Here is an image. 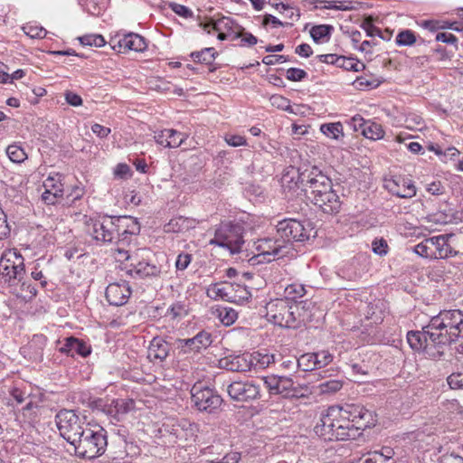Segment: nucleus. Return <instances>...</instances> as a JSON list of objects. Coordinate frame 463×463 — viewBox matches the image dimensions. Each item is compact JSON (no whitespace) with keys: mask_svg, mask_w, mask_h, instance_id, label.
Instances as JSON below:
<instances>
[{"mask_svg":"<svg viewBox=\"0 0 463 463\" xmlns=\"http://www.w3.org/2000/svg\"><path fill=\"white\" fill-rule=\"evenodd\" d=\"M463 338V312L442 310L432 317L420 331H409L407 342L411 348L436 360L444 354L448 345Z\"/></svg>","mask_w":463,"mask_h":463,"instance_id":"1","label":"nucleus"},{"mask_svg":"<svg viewBox=\"0 0 463 463\" xmlns=\"http://www.w3.org/2000/svg\"><path fill=\"white\" fill-rule=\"evenodd\" d=\"M87 226L88 232L93 239L103 243H123L129 235L137 234L140 230L137 222L127 216L104 215L90 218Z\"/></svg>","mask_w":463,"mask_h":463,"instance_id":"2","label":"nucleus"},{"mask_svg":"<svg viewBox=\"0 0 463 463\" xmlns=\"http://www.w3.org/2000/svg\"><path fill=\"white\" fill-rule=\"evenodd\" d=\"M75 455L80 458L92 459L101 456L108 446L107 431L99 428H88L80 431L79 439L71 444Z\"/></svg>","mask_w":463,"mask_h":463,"instance_id":"3","label":"nucleus"},{"mask_svg":"<svg viewBox=\"0 0 463 463\" xmlns=\"http://www.w3.org/2000/svg\"><path fill=\"white\" fill-rule=\"evenodd\" d=\"M55 421L61 436L70 445L74 443L80 436V431L89 428L86 418H80L75 410L63 408L55 416Z\"/></svg>","mask_w":463,"mask_h":463,"instance_id":"4","label":"nucleus"},{"mask_svg":"<svg viewBox=\"0 0 463 463\" xmlns=\"http://www.w3.org/2000/svg\"><path fill=\"white\" fill-rule=\"evenodd\" d=\"M242 232L243 227L240 224L221 223L215 230L214 237L210 241V244L225 248L232 254L239 253L244 244Z\"/></svg>","mask_w":463,"mask_h":463,"instance_id":"5","label":"nucleus"},{"mask_svg":"<svg viewBox=\"0 0 463 463\" xmlns=\"http://www.w3.org/2000/svg\"><path fill=\"white\" fill-rule=\"evenodd\" d=\"M276 228L279 239L286 246L292 241L303 242L308 240L312 232L310 222L293 218L279 221Z\"/></svg>","mask_w":463,"mask_h":463,"instance_id":"6","label":"nucleus"},{"mask_svg":"<svg viewBox=\"0 0 463 463\" xmlns=\"http://www.w3.org/2000/svg\"><path fill=\"white\" fill-rule=\"evenodd\" d=\"M265 317L274 325L287 328H298L297 319L292 310L290 301L283 298H276L266 304Z\"/></svg>","mask_w":463,"mask_h":463,"instance_id":"7","label":"nucleus"},{"mask_svg":"<svg viewBox=\"0 0 463 463\" xmlns=\"http://www.w3.org/2000/svg\"><path fill=\"white\" fill-rule=\"evenodd\" d=\"M117 251L120 257L130 262L128 273L132 277L144 279L160 275V267L144 258L145 250H139L134 255L129 254L128 250L120 248H118Z\"/></svg>","mask_w":463,"mask_h":463,"instance_id":"8","label":"nucleus"},{"mask_svg":"<svg viewBox=\"0 0 463 463\" xmlns=\"http://www.w3.org/2000/svg\"><path fill=\"white\" fill-rule=\"evenodd\" d=\"M24 273L23 256L14 250L5 252L0 259V275L5 280H21Z\"/></svg>","mask_w":463,"mask_h":463,"instance_id":"9","label":"nucleus"},{"mask_svg":"<svg viewBox=\"0 0 463 463\" xmlns=\"http://www.w3.org/2000/svg\"><path fill=\"white\" fill-rule=\"evenodd\" d=\"M344 411L345 413H349L352 419L349 420V423L346 427L339 425L337 430H344L345 429L350 430L351 428H354L356 430H364L374 427L378 420L377 414L374 411L366 409V407H354V411L345 410Z\"/></svg>","mask_w":463,"mask_h":463,"instance_id":"10","label":"nucleus"},{"mask_svg":"<svg viewBox=\"0 0 463 463\" xmlns=\"http://www.w3.org/2000/svg\"><path fill=\"white\" fill-rule=\"evenodd\" d=\"M286 245H284L279 238L271 239L264 238L260 239L256 242V250L258 256L263 257L266 261H271L276 258H281L286 255L288 251L285 250Z\"/></svg>","mask_w":463,"mask_h":463,"instance_id":"11","label":"nucleus"},{"mask_svg":"<svg viewBox=\"0 0 463 463\" xmlns=\"http://www.w3.org/2000/svg\"><path fill=\"white\" fill-rule=\"evenodd\" d=\"M178 347L184 354L194 352L200 353L205 350L213 343L212 334L202 330L192 338L178 339Z\"/></svg>","mask_w":463,"mask_h":463,"instance_id":"12","label":"nucleus"},{"mask_svg":"<svg viewBox=\"0 0 463 463\" xmlns=\"http://www.w3.org/2000/svg\"><path fill=\"white\" fill-rule=\"evenodd\" d=\"M132 293L131 288L127 281L110 283L106 288V298L112 306L125 305Z\"/></svg>","mask_w":463,"mask_h":463,"instance_id":"13","label":"nucleus"},{"mask_svg":"<svg viewBox=\"0 0 463 463\" xmlns=\"http://www.w3.org/2000/svg\"><path fill=\"white\" fill-rule=\"evenodd\" d=\"M218 367L231 372L246 373L252 370L250 354H231L221 358L218 361Z\"/></svg>","mask_w":463,"mask_h":463,"instance_id":"14","label":"nucleus"},{"mask_svg":"<svg viewBox=\"0 0 463 463\" xmlns=\"http://www.w3.org/2000/svg\"><path fill=\"white\" fill-rule=\"evenodd\" d=\"M302 182H306V196L310 195L313 190L327 189L333 184L332 180L317 166L312 167L307 175H302Z\"/></svg>","mask_w":463,"mask_h":463,"instance_id":"15","label":"nucleus"},{"mask_svg":"<svg viewBox=\"0 0 463 463\" xmlns=\"http://www.w3.org/2000/svg\"><path fill=\"white\" fill-rule=\"evenodd\" d=\"M191 399L194 405H221L223 402L216 391L202 384H194L192 387Z\"/></svg>","mask_w":463,"mask_h":463,"instance_id":"16","label":"nucleus"},{"mask_svg":"<svg viewBox=\"0 0 463 463\" xmlns=\"http://www.w3.org/2000/svg\"><path fill=\"white\" fill-rule=\"evenodd\" d=\"M385 186L390 193L400 198L409 199L416 195L414 182L402 176L388 180Z\"/></svg>","mask_w":463,"mask_h":463,"instance_id":"17","label":"nucleus"},{"mask_svg":"<svg viewBox=\"0 0 463 463\" xmlns=\"http://www.w3.org/2000/svg\"><path fill=\"white\" fill-rule=\"evenodd\" d=\"M229 396L236 402H249L259 395V388L250 383L234 382L228 387Z\"/></svg>","mask_w":463,"mask_h":463,"instance_id":"18","label":"nucleus"},{"mask_svg":"<svg viewBox=\"0 0 463 463\" xmlns=\"http://www.w3.org/2000/svg\"><path fill=\"white\" fill-rule=\"evenodd\" d=\"M352 123L355 131H361L368 139L378 140L383 137L384 131L381 125L365 120L360 115L352 118Z\"/></svg>","mask_w":463,"mask_h":463,"instance_id":"19","label":"nucleus"},{"mask_svg":"<svg viewBox=\"0 0 463 463\" xmlns=\"http://www.w3.org/2000/svg\"><path fill=\"white\" fill-rule=\"evenodd\" d=\"M103 411L117 422L135 424L137 420V407H102Z\"/></svg>","mask_w":463,"mask_h":463,"instance_id":"20","label":"nucleus"},{"mask_svg":"<svg viewBox=\"0 0 463 463\" xmlns=\"http://www.w3.org/2000/svg\"><path fill=\"white\" fill-rule=\"evenodd\" d=\"M317 206L323 213L327 214H336L340 212L342 202L335 190L327 192L320 196V200L311 202Z\"/></svg>","mask_w":463,"mask_h":463,"instance_id":"21","label":"nucleus"},{"mask_svg":"<svg viewBox=\"0 0 463 463\" xmlns=\"http://www.w3.org/2000/svg\"><path fill=\"white\" fill-rule=\"evenodd\" d=\"M291 305L294 315H296L297 327H300L313 320L314 314L312 311L316 308V306L312 301L304 300L296 303L291 302Z\"/></svg>","mask_w":463,"mask_h":463,"instance_id":"22","label":"nucleus"},{"mask_svg":"<svg viewBox=\"0 0 463 463\" xmlns=\"http://www.w3.org/2000/svg\"><path fill=\"white\" fill-rule=\"evenodd\" d=\"M60 351L71 357L75 355L86 357L90 354L91 349L83 340L71 336L65 339V343L60 348Z\"/></svg>","mask_w":463,"mask_h":463,"instance_id":"23","label":"nucleus"},{"mask_svg":"<svg viewBox=\"0 0 463 463\" xmlns=\"http://www.w3.org/2000/svg\"><path fill=\"white\" fill-rule=\"evenodd\" d=\"M170 345L161 337H154L150 342L147 351V357L150 361L163 362L168 356Z\"/></svg>","mask_w":463,"mask_h":463,"instance_id":"24","label":"nucleus"},{"mask_svg":"<svg viewBox=\"0 0 463 463\" xmlns=\"http://www.w3.org/2000/svg\"><path fill=\"white\" fill-rule=\"evenodd\" d=\"M197 223L198 222L195 219L176 216L164 225V231L165 232H185L194 229Z\"/></svg>","mask_w":463,"mask_h":463,"instance_id":"25","label":"nucleus"},{"mask_svg":"<svg viewBox=\"0 0 463 463\" xmlns=\"http://www.w3.org/2000/svg\"><path fill=\"white\" fill-rule=\"evenodd\" d=\"M118 43L125 51L143 52L147 47L145 38L137 33L125 35Z\"/></svg>","mask_w":463,"mask_h":463,"instance_id":"26","label":"nucleus"},{"mask_svg":"<svg viewBox=\"0 0 463 463\" xmlns=\"http://www.w3.org/2000/svg\"><path fill=\"white\" fill-rule=\"evenodd\" d=\"M232 288L230 283H213L206 288V295L212 299L231 300V290Z\"/></svg>","mask_w":463,"mask_h":463,"instance_id":"27","label":"nucleus"},{"mask_svg":"<svg viewBox=\"0 0 463 463\" xmlns=\"http://www.w3.org/2000/svg\"><path fill=\"white\" fill-rule=\"evenodd\" d=\"M430 242H432L434 259H445L452 255V248L445 236L431 237Z\"/></svg>","mask_w":463,"mask_h":463,"instance_id":"28","label":"nucleus"},{"mask_svg":"<svg viewBox=\"0 0 463 463\" xmlns=\"http://www.w3.org/2000/svg\"><path fill=\"white\" fill-rule=\"evenodd\" d=\"M45 192L43 194V199L48 203H54L55 199L62 195L61 184L55 183V179L49 177L44 182Z\"/></svg>","mask_w":463,"mask_h":463,"instance_id":"29","label":"nucleus"},{"mask_svg":"<svg viewBox=\"0 0 463 463\" xmlns=\"http://www.w3.org/2000/svg\"><path fill=\"white\" fill-rule=\"evenodd\" d=\"M210 26L213 31H222L234 33H237L236 30L240 27L232 18L226 16H222L216 21H213L205 24L204 29H207Z\"/></svg>","mask_w":463,"mask_h":463,"instance_id":"30","label":"nucleus"},{"mask_svg":"<svg viewBox=\"0 0 463 463\" xmlns=\"http://www.w3.org/2000/svg\"><path fill=\"white\" fill-rule=\"evenodd\" d=\"M250 364H252V369L254 370L265 369L275 362L273 354L261 352L250 354Z\"/></svg>","mask_w":463,"mask_h":463,"instance_id":"31","label":"nucleus"},{"mask_svg":"<svg viewBox=\"0 0 463 463\" xmlns=\"http://www.w3.org/2000/svg\"><path fill=\"white\" fill-rule=\"evenodd\" d=\"M307 294L305 286L300 283H292L285 287L283 299H288L292 303H296L299 298H303Z\"/></svg>","mask_w":463,"mask_h":463,"instance_id":"32","label":"nucleus"},{"mask_svg":"<svg viewBox=\"0 0 463 463\" xmlns=\"http://www.w3.org/2000/svg\"><path fill=\"white\" fill-rule=\"evenodd\" d=\"M15 420L20 423L33 424L38 421V415L33 407H18L17 411H14Z\"/></svg>","mask_w":463,"mask_h":463,"instance_id":"33","label":"nucleus"},{"mask_svg":"<svg viewBox=\"0 0 463 463\" xmlns=\"http://www.w3.org/2000/svg\"><path fill=\"white\" fill-rule=\"evenodd\" d=\"M8 158L16 164H21L27 159V154L19 143H14L6 147Z\"/></svg>","mask_w":463,"mask_h":463,"instance_id":"34","label":"nucleus"},{"mask_svg":"<svg viewBox=\"0 0 463 463\" xmlns=\"http://www.w3.org/2000/svg\"><path fill=\"white\" fill-rule=\"evenodd\" d=\"M336 67L342 68L345 71H352L355 72L362 71L365 69V65L362 61L353 57L345 56L339 57V61Z\"/></svg>","mask_w":463,"mask_h":463,"instance_id":"35","label":"nucleus"},{"mask_svg":"<svg viewBox=\"0 0 463 463\" xmlns=\"http://www.w3.org/2000/svg\"><path fill=\"white\" fill-rule=\"evenodd\" d=\"M333 30V26L329 24L315 25L310 30V35L314 42L320 43L325 39L328 40Z\"/></svg>","mask_w":463,"mask_h":463,"instance_id":"36","label":"nucleus"},{"mask_svg":"<svg viewBox=\"0 0 463 463\" xmlns=\"http://www.w3.org/2000/svg\"><path fill=\"white\" fill-rule=\"evenodd\" d=\"M320 131L327 137L336 140L344 137L343 126L340 122L322 124Z\"/></svg>","mask_w":463,"mask_h":463,"instance_id":"37","label":"nucleus"},{"mask_svg":"<svg viewBox=\"0 0 463 463\" xmlns=\"http://www.w3.org/2000/svg\"><path fill=\"white\" fill-rule=\"evenodd\" d=\"M216 54L214 48H204L200 52H192L191 57L196 62L211 64L215 60Z\"/></svg>","mask_w":463,"mask_h":463,"instance_id":"38","label":"nucleus"},{"mask_svg":"<svg viewBox=\"0 0 463 463\" xmlns=\"http://www.w3.org/2000/svg\"><path fill=\"white\" fill-rule=\"evenodd\" d=\"M217 311L219 319L224 326L232 325L238 317L237 312L232 307H220Z\"/></svg>","mask_w":463,"mask_h":463,"instance_id":"39","label":"nucleus"},{"mask_svg":"<svg viewBox=\"0 0 463 463\" xmlns=\"http://www.w3.org/2000/svg\"><path fill=\"white\" fill-rule=\"evenodd\" d=\"M297 365L303 372L317 370L312 353H307L300 355V357L297 360Z\"/></svg>","mask_w":463,"mask_h":463,"instance_id":"40","label":"nucleus"},{"mask_svg":"<svg viewBox=\"0 0 463 463\" xmlns=\"http://www.w3.org/2000/svg\"><path fill=\"white\" fill-rule=\"evenodd\" d=\"M293 381L286 376H279L278 394L283 397H295L296 391L292 390Z\"/></svg>","mask_w":463,"mask_h":463,"instance_id":"41","label":"nucleus"},{"mask_svg":"<svg viewBox=\"0 0 463 463\" xmlns=\"http://www.w3.org/2000/svg\"><path fill=\"white\" fill-rule=\"evenodd\" d=\"M414 252L420 257L434 259L432 242L430 238L425 239L414 247Z\"/></svg>","mask_w":463,"mask_h":463,"instance_id":"42","label":"nucleus"},{"mask_svg":"<svg viewBox=\"0 0 463 463\" xmlns=\"http://www.w3.org/2000/svg\"><path fill=\"white\" fill-rule=\"evenodd\" d=\"M186 305L183 302H175L172 304L166 312L167 316H170L172 319H180L187 315Z\"/></svg>","mask_w":463,"mask_h":463,"instance_id":"43","label":"nucleus"},{"mask_svg":"<svg viewBox=\"0 0 463 463\" xmlns=\"http://www.w3.org/2000/svg\"><path fill=\"white\" fill-rule=\"evenodd\" d=\"M187 137L186 134L175 129H168L167 137L169 142H167V145H169V148L179 147L186 140Z\"/></svg>","mask_w":463,"mask_h":463,"instance_id":"44","label":"nucleus"},{"mask_svg":"<svg viewBox=\"0 0 463 463\" xmlns=\"http://www.w3.org/2000/svg\"><path fill=\"white\" fill-rule=\"evenodd\" d=\"M312 355L315 359V364H317V369L328 365L334 358L333 354L327 350L312 353Z\"/></svg>","mask_w":463,"mask_h":463,"instance_id":"45","label":"nucleus"},{"mask_svg":"<svg viewBox=\"0 0 463 463\" xmlns=\"http://www.w3.org/2000/svg\"><path fill=\"white\" fill-rule=\"evenodd\" d=\"M79 41L82 45L102 47L106 41L100 34H86L79 37Z\"/></svg>","mask_w":463,"mask_h":463,"instance_id":"46","label":"nucleus"},{"mask_svg":"<svg viewBox=\"0 0 463 463\" xmlns=\"http://www.w3.org/2000/svg\"><path fill=\"white\" fill-rule=\"evenodd\" d=\"M395 42L399 46H411L415 43L416 36L412 31L404 30L398 33Z\"/></svg>","mask_w":463,"mask_h":463,"instance_id":"47","label":"nucleus"},{"mask_svg":"<svg viewBox=\"0 0 463 463\" xmlns=\"http://www.w3.org/2000/svg\"><path fill=\"white\" fill-rule=\"evenodd\" d=\"M392 449H388V455L383 454V452L373 451L369 453L364 463H388L392 459Z\"/></svg>","mask_w":463,"mask_h":463,"instance_id":"48","label":"nucleus"},{"mask_svg":"<svg viewBox=\"0 0 463 463\" xmlns=\"http://www.w3.org/2000/svg\"><path fill=\"white\" fill-rule=\"evenodd\" d=\"M361 27L365 31L366 35L369 37H373L375 35L379 36L382 39H385L384 35L382 33L381 30L374 26L373 24V18L372 17H366L362 24Z\"/></svg>","mask_w":463,"mask_h":463,"instance_id":"49","label":"nucleus"},{"mask_svg":"<svg viewBox=\"0 0 463 463\" xmlns=\"http://www.w3.org/2000/svg\"><path fill=\"white\" fill-rule=\"evenodd\" d=\"M343 386L341 381L330 380L318 385L320 393H334L339 391Z\"/></svg>","mask_w":463,"mask_h":463,"instance_id":"50","label":"nucleus"},{"mask_svg":"<svg viewBox=\"0 0 463 463\" xmlns=\"http://www.w3.org/2000/svg\"><path fill=\"white\" fill-rule=\"evenodd\" d=\"M425 189L428 193L432 195H441L445 193V185L439 180H432L430 182H425Z\"/></svg>","mask_w":463,"mask_h":463,"instance_id":"51","label":"nucleus"},{"mask_svg":"<svg viewBox=\"0 0 463 463\" xmlns=\"http://www.w3.org/2000/svg\"><path fill=\"white\" fill-rule=\"evenodd\" d=\"M23 30L26 35L33 39H42L46 34L45 29L38 25L26 24L23 27Z\"/></svg>","mask_w":463,"mask_h":463,"instance_id":"52","label":"nucleus"},{"mask_svg":"<svg viewBox=\"0 0 463 463\" xmlns=\"http://www.w3.org/2000/svg\"><path fill=\"white\" fill-rule=\"evenodd\" d=\"M169 7L175 14L181 17L192 18L194 15L193 11L185 5L177 3H170Z\"/></svg>","mask_w":463,"mask_h":463,"instance_id":"53","label":"nucleus"},{"mask_svg":"<svg viewBox=\"0 0 463 463\" xmlns=\"http://www.w3.org/2000/svg\"><path fill=\"white\" fill-rule=\"evenodd\" d=\"M307 77V73L298 68H289L287 70L286 78L290 81H301Z\"/></svg>","mask_w":463,"mask_h":463,"instance_id":"54","label":"nucleus"},{"mask_svg":"<svg viewBox=\"0 0 463 463\" xmlns=\"http://www.w3.org/2000/svg\"><path fill=\"white\" fill-rule=\"evenodd\" d=\"M425 222L434 224H446L449 222V216L441 212L431 213L423 218Z\"/></svg>","mask_w":463,"mask_h":463,"instance_id":"55","label":"nucleus"},{"mask_svg":"<svg viewBox=\"0 0 463 463\" xmlns=\"http://www.w3.org/2000/svg\"><path fill=\"white\" fill-rule=\"evenodd\" d=\"M224 140L229 146L233 147L248 146L246 138L240 135H226Z\"/></svg>","mask_w":463,"mask_h":463,"instance_id":"56","label":"nucleus"},{"mask_svg":"<svg viewBox=\"0 0 463 463\" xmlns=\"http://www.w3.org/2000/svg\"><path fill=\"white\" fill-rule=\"evenodd\" d=\"M448 383L451 389L463 388V372L453 373L448 377Z\"/></svg>","mask_w":463,"mask_h":463,"instance_id":"57","label":"nucleus"},{"mask_svg":"<svg viewBox=\"0 0 463 463\" xmlns=\"http://www.w3.org/2000/svg\"><path fill=\"white\" fill-rule=\"evenodd\" d=\"M192 261V255L182 252L177 256L175 268L177 270H184Z\"/></svg>","mask_w":463,"mask_h":463,"instance_id":"58","label":"nucleus"},{"mask_svg":"<svg viewBox=\"0 0 463 463\" xmlns=\"http://www.w3.org/2000/svg\"><path fill=\"white\" fill-rule=\"evenodd\" d=\"M355 83L357 84V87L360 90H363V89H374L379 86L380 81L376 79L370 80H367L365 77L361 76L356 79Z\"/></svg>","mask_w":463,"mask_h":463,"instance_id":"59","label":"nucleus"},{"mask_svg":"<svg viewBox=\"0 0 463 463\" xmlns=\"http://www.w3.org/2000/svg\"><path fill=\"white\" fill-rule=\"evenodd\" d=\"M234 38H241L242 46H252L258 43V39L250 33H239L237 32Z\"/></svg>","mask_w":463,"mask_h":463,"instance_id":"60","label":"nucleus"},{"mask_svg":"<svg viewBox=\"0 0 463 463\" xmlns=\"http://www.w3.org/2000/svg\"><path fill=\"white\" fill-rule=\"evenodd\" d=\"M439 463H463V456L456 451L446 453L439 458Z\"/></svg>","mask_w":463,"mask_h":463,"instance_id":"61","label":"nucleus"},{"mask_svg":"<svg viewBox=\"0 0 463 463\" xmlns=\"http://www.w3.org/2000/svg\"><path fill=\"white\" fill-rule=\"evenodd\" d=\"M279 377L278 376H270L265 378L264 384L266 385V388L269 390L270 394H278V390L279 389Z\"/></svg>","mask_w":463,"mask_h":463,"instance_id":"62","label":"nucleus"},{"mask_svg":"<svg viewBox=\"0 0 463 463\" xmlns=\"http://www.w3.org/2000/svg\"><path fill=\"white\" fill-rule=\"evenodd\" d=\"M271 104L283 110L289 109V100L281 95H273L270 98Z\"/></svg>","mask_w":463,"mask_h":463,"instance_id":"63","label":"nucleus"},{"mask_svg":"<svg viewBox=\"0 0 463 463\" xmlns=\"http://www.w3.org/2000/svg\"><path fill=\"white\" fill-rule=\"evenodd\" d=\"M372 247H373V251L375 254L383 256L387 253L388 245H387L386 241L383 239L373 241Z\"/></svg>","mask_w":463,"mask_h":463,"instance_id":"64","label":"nucleus"}]
</instances>
